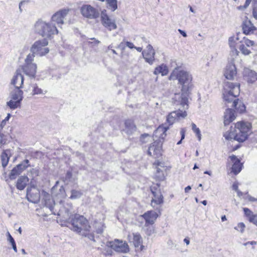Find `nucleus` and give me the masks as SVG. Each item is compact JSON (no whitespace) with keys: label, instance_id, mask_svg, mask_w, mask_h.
I'll use <instances>...</instances> for the list:
<instances>
[{"label":"nucleus","instance_id":"obj_26","mask_svg":"<svg viewBox=\"0 0 257 257\" xmlns=\"http://www.w3.org/2000/svg\"><path fill=\"white\" fill-rule=\"evenodd\" d=\"M168 128L166 127H158L154 133L153 137L154 138H158L159 141H161V140H164L166 136V132Z\"/></svg>","mask_w":257,"mask_h":257},{"label":"nucleus","instance_id":"obj_4","mask_svg":"<svg viewBox=\"0 0 257 257\" xmlns=\"http://www.w3.org/2000/svg\"><path fill=\"white\" fill-rule=\"evenodd\" d=\"M71 225L72 226V229L95 242V236L94 233H87L83 231H88L90 228L88 220L82 215L75 214L71 220Z\"/></svg>","mask_w":257,"mask_h":257},{"label":"nucleus","instance_id":"obj_52","mask_svg":"<svg viewBox=\"0 0 257 257\" xmlns=\"http://www.w3.org/2000/svg\"><path fill=\"white\" fill-rule=\"evenodd\" d=\"M8 236V240L11 243V244H13L15 242V241L12 236L11 235L9 231L7 233Z\"/></svg>","mask_w":257,"mask_h":257},{"label":"nucleus","instance_id":"obj_47","mask_svg":"<svg viewBox=\"0 0 257 257\" xmlns=\"http://www.w3.org/2000/svg\"><path fill=\"white\" fill-rule=\"evenodd\" d=\"M245 227V224L243 222H240L234 227V229L242 233L244 231Z\"/></svg>","mask_w":257,"mask_h":257},{"label":"nucleus","instance_id":"obj_32","mask_svg":"<svg viewBox=\"0 0 257 257\" xmlns=\"http://www.w3.org/2000/svg\"><path fill=\"white\" fill-rule=\"evenodd\" d=\"M168 72L167 66L163 64L155 68L154 74L155 75L161 74L162 76H165L168 74Z\"/></svg>","mask_w":257,"mask_h":257},{"label":"nucleus","instance_id":"obj_40","mask_svg":"<svg viewBox=\"0 0 257 257\" xmlns=\"http://www.w3.org/2000/svg\"><path fill=\"white\" fill-rule=\"evenodd\" d=\"M82 194L80 191L72 190H71V194L70 198L71 199H76L81 197Z\"/></svg>","mask_w":257,"mask_h":257},{"label":"nucleus","instance_id":"obj_25","mask_svg":"<svg viewBox=\"0 0 257 257\" xmlns=\"http://www.w3.org/2000/svg\"><path fill=\"white\" fill-rule=\"evenodd\" d=\"M235 118L234 110L231 108H228L226 110L224 115V124L225 125H228Z\"/></svg>","mask_w":257,"mask_h":257},{"label":"nucleus","instance_id":"obj_2","mask_svg":"<svg viewBox=\"0 0 257 257\" xmlns=\"http://www.w3.org/2000/svg\"><path fill=\"white\" fill-rule=\"evenodd\" d=\"M223 98L228 103L232 102L231 106L242 112L245 110V106L240 102L238 105V99H235L240 93V84L228 81L224 83Z\"/></svg>","mask_w":257,"mask_h":257},{"label":"nucleus","instance_id":"obj_21","mask_svg":"<svg viewBox=\"0 0 257 257\" xmlns=\"http://www.w3.org/2000/svg\"><path fill=\"white\" fill-rule=\"evenodd\" d=\"M23 83L24 77L21 74V70L17 69L12 80L11 84L15 87L21 88Z\"/></svg>","mask_w":257,"mask_h":257},{"label":"nucleus","instance_id":"obj_56","mask_svg":"<svg viewBox=\"0 0 257 257\" xmlns=\"http://www.w3.org/2000/svg\"><path fill=\"white\" fill-rule=\"evenodd\" d=\"M257 244V242L256 241H247L245 243H244L243 244V245L244 246H246L248 244H250V245H255V244Z\"/></svg>","mask_w":257,"mask_h":257},{"label":"nucleus","instance_id":"obj_10","mask_svg":"<svg viewBox=\"0 0 257 257\" xmlns=\"http://www.w3.org/2000/svg\"><path fill=\"white\" fill-rule=\"evenodd\" d=\"M80 13L85 18L89 19H96L99 17L98 11L89 5H84L80 8Z\"/></svg>","mask_w":257,"mask_h":257},{"label":"nucleus","instance_id":"obj_7","mask_svg":"<svg viewBox=\"0 0 257 257\" xmlns=\"http://www.w3.org/2000/svg\"><path fill=\"white\" fill-rule=\"evenodd\" d=\"M48 44L46 39L36 41L31 48V52L40 56H44L49 52L48 48L45 47Z\"/></svg>","mask_w":257,"mask_h":257},{"label":"nucleus","instance_id":"obj_5","mask_svg":"<svg viewBox=\"0 0 257 257\" xmlns=\"http://www.w3.org/2000/svg\"><path fill=\"white\" fill-rule=\"evenodd\" d=\"M34 31L46 38H50L53 35L58 34V31L56 28L55 24L47 23L42 20H39L37 21L34 25Z\"/></svg>","mask_w":257,"mask_h":257},{"label":"nucleus","instance_id":"obj_28","mask_svg":"<svg viewBox=\"0 0 257 257\" xmlns=\"http://www.w3.org/2000/svg\"><path fill=\"white\" fill-rule=\"evenodd\" d=\"M142 55L143 58L145 60L146 62L148 63L150 65H152L155 60V51H142Z\"/></svg>","mask_w":257,"mask_h":257},{"label":"nucleus","instance_id":"obj_45","mask_svg":"<svg viewBox=\"0 0 257 257\" xmlns=\"http://www.w3.org/2000/svg\"><path fill=\"white\" fill-rule=\"evenodd\" d=\"M240 42L242 43V44H244V45H245L247 47L252 46L254 45V41L250 40L245 37L243 39V42L240 41Z\"/></svg>","mask_w":257,"mask_h":257},{"label":"nucleus","instance_id":"obj_1","mask_svg":"<svg viewBox=\"0 0 257 257\" xmlns=\"http://www.w3.org/2000/svg\"><path fill=\"white\" fill-rule=\"evenodd\" d=\"M251 128V124L248 121L238 122L234 127H230L229 131L226 132L224 137L227 140L233 139L240 143L243 142L250 134Z\"/></svg>","mask_w":257,"mask_h":257},{"label":"nucleus","instance_id":"obj_64","mask_svg":"<svg viewBox=\"0 0 257 257\" xmlns=\"http://www.w3.org/2000/svg\"><path fill=\"white\" fill-rule=\"evenodd\" d=\"M6 120H4H4L2 121V122H1V124H0V128H1V129H2V128H3V127L4 126V125L6 124Z\"/></svg>","mask_w":257,"mask_h":257},{"label":"nucleus","instance_id":"obj_3","mask_svg":"<svg viewBox=\"0 0 257 257\" xmlns=\"http://www.w3.org/2000/svg\"><path fill=\"white\" fill-rule=\"evenodd\" d=\"M41 195L45 206L48 208L52 213L58 216L62 215L66 219L70 217L72 213V204L67 203L65 206L58 210L56 209L57 206L55 203V200L49 193L43 190Z\"/></svg>","mask_w":257,"mask_h":257},{"label":"nucleus","instance_id":"obj_50","mask_svg":"<svg viewBox=\"0 0 257 257\" xmlns=\"http://www.w3.org/2000/svg\"><path fill=\"white\" fill-rule=\"evenodd\" d=\"M110 247H107V248H105L103 251H102V253L105 256L107 255H111L112 254V250L111 248H109Z\"/></svg>","mask_w":257,"mask_h":257},{"label":"nucleus","instance_id":"obj_36","mask_svg":"<svg viewBox=\"0 0 257 257\" xmlns=\"http://www.w3.org/2000/svg\"><path fill=\"white\" fill-rule=\"evenodd\" d=\"M106 3L112 12L115 11L117 9V0H106Z\"/></svg>","mask_w":257,"mask_h":257},{"label":"nucleus","instance_id":"obj_34","mask_svg":"<svg viewBox=\"0 0 257 257\" xmlns=\"http://www.w3.org/2000/svg\"><path fill=\"white\" fill-rule=\"evenodd\" d=\"M235 43L236 41L234 36L230 37L229 38L228 44L229 47L231 49V52L233 54H235L236 56H237L238 55L239 52L235 48Z\"/></svg>","mask_w":257,"mask_h":257},{"label":"nucleus","instance_id":"obj_60","mask_svg":"<svg viewBox=\"0 0 257 257\" xmlns=\"http://www.w3.org/2000/svg\"><path fill=\"white\" fill-rule=\"evenodd\" d=\"M178 31L180 33V34H181L182 36H183L184 37H187V34L184 31L182 30L181 29H178Z\"/></svg>","mask_w":257,"mask_h":257},{"label":"nucleus","instance_id":"obj_54","mask_svg":"<svg viewBox=\"0 0 257 257\" xmlns=\"http://www.w3.org/2000/svg\"><path fill=\"white\" fill-rule=\"evenodd\" d=\"M125 45L130 49H133L136 48V46H135L133 43L131 42L126 41L125 42Z\"/></svg>","mask_w":257,"mask_h":257},{"label":"nucleus","instance_id":"obj_39","mask_svg":"<svg viewBox=\"0 0 257 257\" xmlns=\"http://www.w3.org/2000/svg\"><path fill=\"white\" fill-rule=\"evenodd\" d=\"M159 151L158 148H157L154 145H151L148 150V154L150 156H154Z\"/></svg>","mask_w":257,"mask_h":257},{"label":"nucleus","instance_id":"obj_17","mask_svg":"<svg viewBox=\"0 0 257 257\" xmlns=\"http://www.w3.org/2000/svg\"><path fill=\"white\" fill-rule=\"evenodd\" d=\"M151 191L154 197L151 201V205L153 206V203L157 205H160L163 203V197L161 194L159 186H154L151 187Z\"/></svg>","mask_w":257,"mask_h":257},{"label":"nucleus","instance_id":"obj_19","mask_svg":"<svg viewBox=\"0 0 257 257\" xmlns=\"http://www.w3.org/2000/svg\"><path fill=\"white\" fill-rule=\"evenodd\" d=\"M241 27L243 33L246 35L252 34L256 30V27L247 17L243 20Z\"/></svg>","mask_w":257,"mask_h":257},{"label":"nucleus","instance_id":"obj_35","mask_svg":"<svg viewBox=\"0 0 257 257\" xmlns=\"http://www.w3.org/2000/svg\"><path fill=\"white\" fill-rule=\"evenodd\" d=\"M21 101L11 99L9 101H8L7 104V105L12 109H15L18 107H19L21 105Z\"/></svg>","mask_w":257,"mask_h":257},{"label":"nucleus","instance_id":"obj_44","mask_svg":"<svg viewBox=\"0 0 257 257\" xmlns=\"http://www.w3.org/2000/svg\"><path fill=\"white\" fill-rule=\"evenodd\" d=\"M151 140V137L148 134L142 135L140 138V141L142 143H146Z\"/></svg>","mask_w":257,"mask_h":257},{"label":"nucleus","instance_id":"obj_9","mask_svg":"<svg viewBox=\"0 0 257 257\" xmlns=\"http://www.w3.org/2000/svg\"><path fill=\"white\" fill-rule=\"evenodd\" d=\"M188 92L181 91V93H175L172 97V103L176 106H181L184 110L188 109Z\"/></svg>","mask_w":257,"mask_h":257},{"label":"nucleus","instance_id":"obj_33","mask_svg":"<svg viewBox=\"0 0 257 257\" xmlns=\"http://www.w3.org/2000/svg\"><path fill=\"white\" fill-rule=\"evenodd\" d=\"M28 182V178L26 176L20 177L17 182V188L20 190H23Z\"/></svg>","mask_w":257,"mask_h":257},{"label":"nucleus","instance_id":"obj_49","mask_svg":"<svg viewBox=\"0 0 257 257\" xmlns=\"http://www.w3.org/2000/svg\"><path fill=\"white\" fill-rule=\"evenodd\" d=\"M244 214L248 217V218L251 216L254 215V214H252V211L248 209V208H243Z\"/></svg>","mask_w":257,"mask_h":257},{"label":"nucleus","instance_id":"obj_18","mask_svg":"<svg viewBox=\"0 0 257 257\" xmlns=\"http://www.w3.org/2000/svg\"><path fill=\"white\" fill-rule=\"evenodd\" d=\"M236 68L232 59L227 64L224 75L227 79L233 80L236 76Z\"/></svg>","mask_w":257,"mask_h":257},{"label":"nucleus","instance_id":"obj_15","mask_svg":"<svg viewBox=\"0 0 257 257\" xmlns=\"http://www.w3.org/2000/svg\"><path fill=\"white\" fill-rule=\"evenodd\" d=\"M69 10L66 9L61 10L55 13L51 17L50 23L57 24L59 26L64 24V19L68 13Z\"/></svg>","mask_w":257,"mask_h":257},{"label":"nucleus","instance_id":"obj_55","mask_svg":"<svg viewBox=\"0 0 257 257\" xmlns=\"http://www.w3.org/2000/svg\"><path fill=\"white\" fill-rule=\"evenodd\" d=\"M4 137V134L0 133V144L1 145H4L6 142V140L3 139Z\"/></svg>","mask_w":257,"mask_h":257},{"label":"nucleus","instance_id":"obj_24","mask_svg":"<svg viewBox=\"0 0 257 257\" xmlns=\"http://www.w3.org/2000/svg\"><path fill=\"white\" fill-rule=\"evenodd\" d=\"M243 76L248 83H253L257 80L256 73L249 69H245L244 70Z\"/></svg>","mask_w":257,"mask_h":257},{"label":"nucleus","instance_id":"obj_37","mask_svg":"<svg viewBox=\"0 0 257 257\" xmlns=\"http://www.w3.org/2000/svg\"><path fill=\"white\" fill-rule=\"evenodd\" d=\"M94 227L97 234H101L103 231V224L101 222L95 221Z\"/></svg>","mask_w":257,"mask_h":257},{"label":"nucleus","instance_id":"obj_16","mask_svg":"<svg viewBox=\"0 0 257 257\" xmlns=\"http://www.w3.org/2000/svg\"><path fill=\"white\" fill-rule=\"evenodd\" d=\"M186 115V111L185 110H181L179 108V110L173 111L169 114L167 118V121L169 124L172 125L176 120L179 119L181 118H184Z\"/></svg>","mask_w":257,"mask_h":257},{"label":"nucleus","instance_id":"obj_14","mask_svg":"<svg viewBox=\"0 0 257 257\" xmlns=\"http://www.w3.org/2000/svg\"><path fill=\"white\" fill-rule=\"evenodd\" d=\"M101 19L103 26L108 30L111 31L117 28L115 21L109 18L106 10H104L101 12Z\"/></svg>","mask_w":257,"mask_h":257},{"label":"nucleus","instance_id":"obj_43","mask_svg":"<svg viewBox=\"0 0 257 257\" xmlns=\"http://www.w3.org/2000/svg\"><path fill=\"white\" fill-rule=\"evenodd\" d=\"M36 54H29L27 55L26 59H25V65H29V64H35V63H32L34 60V58L35 57V55Z\"/></svg>","mask_w":257,"mask_h":257},{"label":"nucleus","instance_id":"obj_8","mask_svg":"<svg viewBox=\"0 0 257 257\" xmlns=\"http://www.w3.org/2000/svg\"><path fill=\"white\" fill-rule=\"evenodd\" d=\"M106 246L110 247L116 252L126 253L129 251L127 243L117 239H115L113 241H107Z\"/></svg>","mask_w":257,"mask_h":257},{"label":"nucleus","instance_id":"obj_13","mask_svg":"<svg viewBox=\"0 0 257 257\" xmlns=\"http://www.w3.org/2000/svg\"><path fill=\"white\" fill-rule=\"evenodd\" d=\"M27 200L33 203H38L40 199V191L35 187H31L27 189Z\"/></svg>","mask_w":257,"mask_h":257},{"label":"nucleus","instance_id":"obj_46","mask_svg":"<svg viewBox=\"0 0 257 257\" xmlns=\"http://www.w3.org/2000/svg\"><path fill=\"white\" fill-rule=\"evenodd\" d=\"M252 16L255 20H257V0L253 1Z\"/></svg>","mask_w":257,"mask_h":257},{"label":"nucleus","instance_id":"obj_61","mask_svg":"<svg viewBox=\"0 0 257 257\" xmlns=\"http://www.w3.org/2000/svg\"><path fill=\"white\" fill-rule=\"evenodd\" d=\"M12 246V248H13L14 250L17 252V246H16V242L13 243L11 244Z\"/></svg>","mask_w":257,"mask_h":257},{"label":"nucleus","instance_id":"obj_42","mask_svg":"<svg viewBox=\"0 0 257 257\" xmlns=\"http://www.w3.org/2000/svg\"><path fill=\"white\" fill-rule=\"evenodd\" d=\"M192 130L196 134V135L197 137L198 140L200 141L201 139V134L199 128L197 127L196 125L194 123H192Z\"/></svg>","mask_w":257,"mask_h":257},{"label":"nucleus","instance_id":"obj_57","mask_svg":"<svg viewBox=\"0 0 257 257\" xmlns=\"http://www.w3.org/2000/svg\"><path fill=\"white\" fill-rule=\"evenodd\" d=\"M247 198H248V201H249L250 202L257 201V198H255L254 197H253L250 195L247 196Z\"/></svg>","mask_w":257,"mask_h":257},{"label":"nucleus","instance_id":"obj_51","mask_svg":"<svg viewBox=\"0 0 257 257\" xmlns=\"http://www.w3.org/2000/svg\"><path fill=\"white\" fill-rule=\"evenodd\" d=\"M248 220L257 226V215L250 216L248 218Z\"/></svg>","mask_w":257,"mask_h":257},{"label":"nucleus","instance_id":"obj_59","mask_svg":"<svg viewBox=\"0 0 257 257\" xmlns=\"http://www.w3.org/2000/svg\"><path fill=\"white\" fill-rule=\"evenodd\" d=\"M232 189L235 190L236 192L238 190V184L237 183H234L232 185Z\"/></svg>","mask_w":257,"mask_h":257},{"label":"nucleus","instance_id":"obj_6","mask_svg":"<svg viewBox=\"0 0 257 257\" xmlns=\"http://www.w3.org/2000/svg\"><path fill=\"white\" fill-rule=\"evenodd\" d=\"M176 74L179 84L182 86L181 91L188 92L192 86V75L189 72L183 70L177 71Z\"/></svg>","mask_w":257,"mask_h":257},{"label":"nucleus","instance_id":"obj_22","mask_svg":"<svg viewBox=\"0 0 257 257\" xmlns=\"http://www.w3.org/2000/svg\"><path fill=\"white\" fill-rule=\"evenodd\" d=\"M231 161L233 163L231 169L232 172L236 175L238 174L242 169V164L240 163V161L236 156L232 155L230 156Z\"/></svg>","mask_w":257,"mask_h":257},{"label":"nucleus","instance_id":"obj_31","mask_svg":"<svg viewBox=\"0 0 257 257\" xmlns=\"http://www.w3.org/2000/svg\"><path fill=\"white\" fill-rule=\"evenodd\" d=\"M142 238L139 233L134 234V244L136 248H139L140 250L144 248V245H142Z\"/></svg>","mask_w":257,"mask_h":257},{"label":"nucleus","instance_id":"obj_48","mask_svg":"<svg viewBox=\"0 0 257 257\" xmlns=\"http://www.w3.org/2000/svg\"><path fill=\"white\" fill-rule=\"evenodd\" d=\"M185 133H186L185 128H181V130L180 131V134L181 136V140L177 142V145H180L182 143V140H184L185 138Z\"/></svg>","mask_w":257,"mask_h":257},{"label":"nucleus","instance_id":"obj_41","mask_svg":"<svg viewBox=\"0 0 257 257\" xmlns=\"http://www.w3.org/2000/svg\"><path fill=\"white\" fill-rule=\"evenodd\" d=\"M238 49L241 53L244 55H248L251 53V51L245 46L244 44H241Z\"/></svg>","mask_w":257,"mask_h":257},{"label":"nucleus","instance_id":"obj_20","mask_svg":"<svg viewBox=\"0 0 257 257\" xmlns=\"http://www.w3.org/2000/svg\"><path fill=\"white\" fill-rule=\"evenodd\" d=\"M142 217L145 220V225L147 226L154 223L155 221L158 217V214L155 211H148L142 215Z\"/></svg>","mask_w":257,"mask_h":257},{"label":"nucleus","instance_id":"obj_58","mask_svg":"<svg viewBox=\"0 0 257 257\" xmlns=\"http://www.w3.org/2000/svg\"><path fill=\"white\" fill-rule=\"evenodd\" d=\"M146 51H155L152 46L150 44L148 45L147 47V50Z\"/></svg>","mask_w":257,"mask_h":257},{"label":"nucleus","instance_id":"obj_29","mask_svg":"<svg viewBox=\"0 0 257 257\" xmlns=\"http://www.w3.org/2000/svg\"><path fill=\"white\" fill-rule=\"evenodd\" d=\"M20 88L15 87V89L11 93V99L15 100L22 101L23 99V92L20 89Z\"/></svg>","mask_w":257,"mask_h":257},{"label":"nucleus","instance_id":"obj_63","mask_svg":"<svg viewBox=\"0 0 257 257\" xmlns=\"http://www.w3.org/2000/svg\"><path fill=\"white\" fill-rule=\"evenodd\" d=\"M191 189V187L190 186H188L185 188V193L189 192Z\"/></svg>","mask_w":257,"mask_h":257},{"label":"nucleus","instance_id":"obj_11","mask_svg":"<svg viewBox=\"0 0 257 257\" xmlns=\"http://www.w3.org/2000/svg\"><path fill=\"white\" fill-rule=\"evenodd\" d=\"M59 182H56L55 185L51 189V193L53 197L60 203H61L62 200L64 199L66 194L64 188L63 186H59Z\"/></svg>","mask_w":257,"mask_h":257},{"label":"nucleus","instance_id":"obj_27","mask_svg":"<svg viewBox=\"0 0 257 257\" xmlns=\"http://www.w3.org/2000/svg\"><path fill=\"white\" fill-rule=\"evenodd\" d=\"M12 155L11 150L9 149L4 150L1 156L2 166L5 168L9 161L10 157Z\"/></svg>","mask_w":257,"mask_h":257},{"label":"nucleus","instance_id":"obj_30","mask_svg":"<svg viewBox=\"0 0 257 257\" xmlns=\"http://www.w3.org/2000/svg\"><path fill=\"white\" fill-rule=\"evenodd\" d=\"M125 131L128 135H131L136 131V126L132 120H126L125 121Z\"/></svg>","mask_w":257,"mask_h":257},{"label":"nucleus","instance_id":"obj_38","mask_svg":"<svg viewBox=\"0 0 257 257\" xmlns=\"http://www.w3.org/2000/svg\"><path fill=\"white\" fill-rule=\"evenodd\" d=\"M46 92L47 91H45V93H43V90L39 88L37 84H34L32 86V95L42 94Z\"/></svg>","mask_w":257,"mask_h":257},{"label":"nucleus","instance_id":"obj_62","mask_svg":"<svg viewBox=\"0 0 257 257\" xmlns=\"http://www.w3.org/2000/svg\"><path fill=\"white\" fill-rule=\"evenodd\" d=\"M66 178L70 179L72 177V173L70 171H67L66 175Z\"/></svg>","mask_w":257,"mask_h":257},{"label":"nucleus","instance_id":"obj_12","mask_svg":"<svg viewBox=\"0 0 257 257\" xmlns=\"http://www.w3.org/2000/svg\"><path fill=\"white\" fill-rule=\"evenodd\" d=\"M30 166L29 161L26 159L21 163L17 165L11 171L9 177L10 179H15L18 175H19L24 170Z\"/></svg>","mask_w":257,"mask_h":257},{"label":"nucleus","instance_id":"obj_53","mask_svg":"<svg viewBox=\"0 0 257 257\" xmlns=\"http://www.w3.org/2000/svg\"><path fill=\"white\" fill-rule=\"evenodd\" d=\"M250 2H251L249 1L246 0L244 5L243 6L239 7H238V9L242 10V9H244L247 8L248 7V6L249 5Z\"/></svg>","mask_w":257,"mask_h":257},{"label":"nucleus","instance_id":"obj_23","mask_svg":"<svg viewBox=\"0 0 257 257\" xmlns=\"http://www.w3.org/2000/svg\"><path fill=\"white\" fill-rule=\"evenodd\" d=\"M36 69V64L25 65L22 68L25 74L32 78L35 77Z\"/></svg>","mask_w":257,"mask_h":257}]
</instances>
